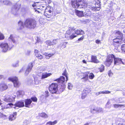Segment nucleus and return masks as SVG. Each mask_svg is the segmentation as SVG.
<instances>
[{
  "instance_id": "49530a36",
  "label": "nucleus",
  "mask_w": 125,
  "mask_h": 125,
  "mask_svg": "<svg viewBox=\"0 0 125 125\" xmlns=\"http://www.w3.org/2000/svg\"><path fill=\"white\" fill-rule=\"evenodd\" d=\"M96 110V108H94L93 109H91V113H97Z\"/></svg>"
},
{
  "instance_id": "f3484780",
  "label": "nucleus",
  "mask_w": 125,
  "mask_h": 125,
  "mask_svg": "<svg viewBox=\"0 0 125 125\" xmlns=\"http://www.w3.org/2000/svg\"><path fill=\"white\" fill-rule=\"evenodd\" d=\"M115 123L118 125H125V122L123 121V120L121 118H118L116 120Z\"/></svg>"
},
{
  "instance_id": "7c9ffc66",
  "label": "nucleus",
  "mask_w": 125,
  "mask_h": 125,
  "mask_svg": "<svg viewBox=\"0 0 125 125\" xmlns=\"http://www.w3.org/2000/svg\"><path fill=\"white\" fill-rule=\"evenodd\" d=\"M113 106L115 108H117L119 107H121L122 106H123L124 107H125V105L114 104L113 105Z\"/></svg>"
},
{
  "instance_id": "9d476101",
  "label": "nucleus",
  "mask_w": 125,
  "mask_h": 125,
  "mask_svg": "<svg viewBox=\"0 0 125 125\" xmlns=\"http://www.w3.org/2000/svg\"><path fill=\"white\" fill-rule=\"evenodd\" d=\"M96 2L98 1V2H97L95 3V7H91L90 8L91 10L93 11H98L100 9V2L98 1V0H94Z\"/></svg>"
},
{
  "instance_id": "7ed1b4c3",
  "label": "nucleus",
  "mask_w": 125,
  "mask_h": 125,
  "mask_svg": "<svg viewBox=\"0 0 125 125\" xmlns=\"http://www.w3.org/2000/svg\"><path fill=\"white\" fill-rule=\"evenodd\" d=\"M114 59V64L115 65H119L121 64H124L122 59L120 58H116L113 54L109 55L108 56L105 64L107 66H109L112 63L113 59Z\"/></svg>"
},
{
  "instance_id": "e433bc0d",
  "label": "nucleus",
  "mask_w": 125,
  "mask_h": 125,
  "mask_svg": "<svg viewBox=\"0 0 125 125\" xmlns=\"http://www.w3.org/2000/svg\"><path fill=\"white\" fill-rule=\"evenodd\" d=\"M46 44L48 46L52 45V42L49 40H47L45 42Z\"/></svg>"
},
{
  "instance_id": "3c124183",
  "label": "nucleus",
  "mask_w": 125,
  "mask_h": 125,
  "mask_svg": "<svg viewBox=\"0 0 125 125\" xmlns=\"http://www.w3.org/2000/svg\"><path fill=\"white\" fill-rule=\"evenodd\" d=\"M103 94H109L111 92L108 90H104L103 91Z\"/></svg>"
},
{
  "instance_id": "6ab92c4d",
  "label": "nucleus",
  "mask_w": 125,
  "mask_h": 125,
  "mask_svg": "<svg viewBox=\"0 0 125 125\" xmlns=\"http://www.w3.org/2000/svg\"><path fill=\"white\" fill-rule=\"evenodd\" d=\"M122 36L123 34L120 31H118L115 32V36L116 38L122 39Z\"/></svg>"
},
{
  "instance_id": "58836bf2",
  "label": "nucleus",
  "mask_w": 125,
  "mask_h": 125,
  "mask_svg": "<svg viewBox=\"0 0 125 125\" xmlns=\"http://www.w3.org/2000/svg\"><path fill=\"white\" fill-rule=\"evenodd\" d=\"M104 66L103 65H101V66L99 68L100 71V72H103L104 70Z\"/></svg>"
},
{
  "instance_id": "338daca9",
  "label": "nucleus",
  "mask_w": 125,
  "mask_h": 125,
  "mask_svg": "<svg viewBox=\"0 0 125 125\" xmlns=\"http://www.w3.org/2000/svg\"><path fill=\"white\" fill-rule=\"evenodd\" d=\"M30 51H27L26 53V54L27 55H29L30 53Z\"/></svg>"
},
{
  "instance_id": "2f4dec72",
  "label": "nucleus",
  "mask_w": 125,
  "mask_h": 125,
  "mask_svg": "<svg viewBox=\"0 0 125 125\" xmlns=\"http://www.w3.org/2000/svg\"><path fill=\"white\" fill-rule=\"evenodd\" d=\"M40 116L41 117L45 118H47L48 117L47 115L44 113L40 114Z\"/></svg>"
},
{
  "instance_id": "69168bd1",
  "label": "nucleus",
  "mask_w": 125,
  "mask_h": 125,
  "mask_svg": "<svg viewBox=\"0 0 125 125\" xmlns=\"http://www.w3.org/2000/svg\"><path fill=\"white\" fill-rule=\"evenodd\" d=\"M37 42H40L41 43V40L38 37H37Z\"/></svg>"
},
{
  "instance_id": "79ce46f5",
  "label": "nucleus",
  "mask_w": 125,
  "mask_h": 125,
  "mask_svg": "<svg viewBox=\"0 0 125 125\" xmlns=\"http://www.w3.org/2000/svg\"><path fill=\"white\" fill-rule=\"evenodd\" d=\"M94 75L93 73H90L89 75V78L91 79H92L94 77Z\"/></svg>"
},
{
  "instance_id": "cd10ccee",
  "label": "nucleus",
  "mask_w": 125,
  "mask_h": 125,
  "mask_svg": "<svg viewBox=\"0 0 125 125\" xmlns=\"http://www.w3.org/2000/svg\"><path fill=\"white\" fill-rule=\"evenodd\" d=\"M53 7L50 6H49L46 8L44 12L53 13Z\"/></svg>"
},
{
  "instance_id": "37998d69",
  "label": "nucleus",
  "mask_w": 125,
  "mask_h": 125,
  "mask_svg": "<svg viewBox=\"0 0 125 125\" xmlns=\"http://www.w3.org/2000/svg\"><path fill=\"white\" fill-rule=\"evenodd\" d=\"M73 87V85L70 83H68V88L69 90H71Z\"/></svg>"
},
{
  "instance_id": "4c0bfd02",
  "label": "nucleus",
  "mask_w": 125,
  "mask_h": 125,
  "mask_svg": "<svg viewBox=\"0 0 125 125\" xmlns=\"http://www.w3.org/2000/svg\"><path fill=\"white\" fill-rule=\"evenodd\" d=\"M58 39L53 40L52 42V45H55L58 42Z\"/></svg>"
},
{
  "instance_id": "864d4df0",
  "label": "nucleus",
  "mask_w": 125,
  "mask_h": 125,
  "mask_svg": "<svg viewBox=\"0 0 125 125\" xmlns=\"http://www.w3.org/2000/svg\"><path fill=\"white\" fill-rule=\"evenodd\" d=\"M12 65L13 67H16L18 66V62H17L13 64Z\"/></svg>"
},
{
  "instance_id": "f03ea898",
  "label": "nucleus",
  "mask_w": 125,
  "mask_h": 125,
  "mask_svg": "<svg viewBox=\"0 0 125 125\" xmlns=\"http://www.w3.org/2000/svg\"><path fill=\"white\" fill-rule=\"evenodd\" d=\"M75 29L74 27L69 28L66 32L65 34V37L68 39H72L79 35H83L84 31L81 30H77L74 31Z\"/></svg>"
},
{
  "instance_id": "ea45409f",
  "label": "nucleus",
  "mask_w": 125,
  "mask_h": 125,
  "mask_svg": "<svg viewBox=\"0 0 125 125\" xmlns=\"http://www.w3.org/2000/svg\"><path fill=\"white\" fill-rule=\"evenodd\" d=\"M96 108L97 113H99L103 111V109L102 108L99 107H96Z\"/></svg>"
},
{
  "instance_id": "4d7b16f0",
  "label": "nucleus",
  "mask_w": 125,
  "mask_h": 125,
  "mask_svg": "<svg viewBox=\"0 0 125 125\" xmlns=\"http://www.w3.org/2000/svg\"><path fill=\"white\" fill-rule=\"evenodd\" d=\"M113 73L110 70L109 71L108 73V75L109 77H111L113 75Z\"/></svg>"
},
{
  "instance_id": "0e129e2a",
  "label": "nucleus",
  "mask_w": 125,
  "mask_h": 125,
  "mask_svg": "<svg viewBox=\"0 0 125 125\" xmlns=\"http://www.w3.org/2000/svg\"><path fill=\"white\" fill-rule=\"evenodd\" d=\"M84 37L83 36V35L81 37L78 39V41H81L82 40L83 38Z\"/></svg>"
},
{
  "instance_id": "5701e85b",
  "label": "nucleus",
  "mask_w": 125,
  "mask_h": 125,
  "mask_svg": "<svg viewBox=\"0 0 125 125\" xmlns=\"http://www.w3.org/2000/svg\"><path fill=\"white\" fill-rule=\"evenodd\" d=\"M91 62L95 63H99L100 62L97 58V57L94 56L92 55L91 57Z\"/></svg>"
},
{
  "instance_id": "c03bdc74",
  "label": "nucleus",
  "mask_w": 125,
  "mask_h": 125,
  "mask_svg": "<svg viewBox=\"0 0 125 125\" xmlns=\"http://www.w3.org/2000/svg\"><path fill=\"white\" fill-rule=\"evenodd\" d=\"M62 74L65 76V77H66V81H67L68 79V77L67 76V73L66 72V70H65V71L64 72V73H63Z\"/></svg>"
},
{
  "instance_id": "9b49d317",
  "label": "nucleus",
  "mask_w": 125,
  "mask_h": 125,
  "mask_svg": "<svg viewBox=\"0 0 125 125\" xmlns=\"http://www.w3.org/2000/svg\"><path fill=\"white\" fill-rule=\"evenodd\" d=\"M91 91L89 87L85 88L83 90L82 94V99H84L87 94L90 93Z\"/></svg>"
},
{
  "instance_id": "412c9836",
  "label": "nucleus",
  "mask_w": 125,
  "mask_h": 125,
  "mask_svg": "<svg viewBox=\"0 0 125 125\" xmlns=\"http://www.w3.org/2000/svg\"><path fill=\"white\" fill-rule=\"evenodd\" d=\"M52 74L51 73H41V75H42L41 79H44L50 76Z\"/></svg>"
},
{
  "instance_id": "f704fd0d",
  "label": "nucleus",
  "mask_w": 125,
  "mask_h": 125,
  "mask_svg": "<svg viewBox=\"0 0 125 125\" xmlns=\"http://www.w3.org/2000/svg\"><path fill=\"white\" fill-rule=\"evenodd\" d=\"M24 94V92L23 91L20 90L18 91L17 93V95H23Z\"/></svg>"
},
{
  "instance_id": "39448f33",
  "label": "nucleus",
  "mask_w": 125,
  "mask_h": 125,
  "mask_svg": "<svg viewBox=\"0 0 125 125\" xmlns=\"http://www.w3.org/2000/svg\"><path fill=\"white\" fill-rule=\"evenodd\" d=\"M27 2L29 4L30 6H31L34 8V9L35 12H37V11L40 10L39 8H35V7L38 6L39 5L38 4L40 3V1L38 0H26Z\"/></svg>"
},
{
  "instance_id": "6e6552de",
  "label": "nucleus",
  "mask_w": 125,
  "mask_h": 125,
  "mask_svg": "<svg viewBox=\"0 0 125 125\" xmlns=\"http://www.w3.org/2000/svg\"><path fill=\"white\" fill-rule=\"evenodd\" d=\"M15 97L14 95L10 96L8 94L6 95L3 98V100L6 102H13L14 101Z\"/></svg>"
},
{
  "instance_id": "4be33fe9",
  "label": "nucleus",
  "mask_w": 125,
  "mask_h": 125,
  "mask_svg": "<svg viewBox=\"0 0 125 125\" xmlns=\"http://www.w3.org/2000/svg\"><path fill=\"white\" fill-rule=\"evenodd\" d=\"M18 29L21 30L24 27V23L21 21H20L18 22Z\"/></svg>"
},
{
  "instance_id": "1a4fd4ad",
  "label": "nucleus",
  "mask_w": 125,
  "mask_h": 125,
  "mask_svg": "<svg viewBox=\"0 0 125 125\" xmlns=\"http://www.w3.org/2000/svg\"><path fill=\"white\" fill-rule=\"evenodd\" d=\"M8 80L13 83L15 87H17L19 86V83L17 77H9L8 78Z\"/></svg>"
},
{
  "instance_id": "052dcab7",
  "label": "nucleus",
  "mask_w": 125,
  "mask_h": 125,
  "mask_svg": "<svg viewBox=\"0 0 125 125\" xmlns=\"http://www.w3.org/2000/svg\"><path fill=\"white\" fill-rule=\"evenodd\" d=\"M67 43L66 42H64L62 45V47H63L64 48H65L66 47V44Z\"/></svg>"
},
{
  "instance_id": "8fccbe9b",
  "label": "nucleus",
  "mask_w": 125,
  "mask_h": 125,
  "mask_svg": "<svg viewBox=\"0 0 125 125\" xmlns=\"http://www.w3.org/2000/svg\"><path fill=\"white\" fill-rule=\"evenodd\" d=\"M34 79L35 82V84H39V82L38 80L36 78L34 77Z\"/></svg>"
},
{
  "instance_id": "bb28decb",
  "label": "nucleus",
  "mask_w": 125,
  "mask_h": 125,
  "mask_svg": "<svg viewBox=\"0 0 125 125\" xmlns=\"http://www.w3.org/2000/svg\"><path fill=\"white\" fill-rule=\"evenodd\" d=\"M0 2L6 5H10L11 4V2L8 0H0Z\"/></svg>"
},
{
  "instance_id": "a878e982",
  "label": "nucleus",
  "mask_w": 125,
  "mask_h": 125,
  "mask_svg": "<svg viewBox=\"0 0 125 125\" xmlns=\"http://www.w3.org/2000/svg\"><path fill=\"white\" fill-rule=\"evenodd\" d=\"M72 5L73 8H78L81 5H80L79 3H77L76 1H72Z\"/></svg>"
},
{
  "instance_id": "680f3d73",
  "label": "nucleus",
  "mask_w": 125,
  "mask_h": 125,
  "mask_svg": "<svg viewBox=\"0 0 125 125\" xmlns=\"http://www.w3.org/2000/svg\"><path fill=\"white\" fill-rule=\"evenodd\" d=\"M95 42L97 44H101V43L100 41L99 40H96Z\"/></svg>"
},
{
  "instance_id": "0eeeda50",
  "label": "nucleus",
  "mask_w": 125,
  "mask_h": 125,
  "mask_svg": "<svg viewBox=\"0 0 125 125\" xmlns=\"http://www.w3.org/2000/svg\"><path fill=\"white\" fill-rule=\"evenodd\" d=\"M21 6V4L18 2L13 5L11 8V12L14 15L16 14Z\"/></svg>"
},
{
  "instance_id": "a18cd8bd",
  "label": "nucleus",
  "mask_w": 125,
  "mask_h": 125,
  "mask_svg": "<svg viewBox=\"0 0 125 125\" xmlns=\"http://www.w3.org/2000/svg\"><path fill=\"white\" fill-rule=\"evenodd\" d=\"M31 101L34 102H36L37 101V99L36 97H32L31 98Z\"/></svg>"
},
{
  "instance_id": "09e8293b",
  "label": "nucleus",
  "mask_w": 125,
  "mask_h": 125,
  "mask_svg": "<svg viewBox=\"0 0 125 125\" xmlns=\"http://www.w3.org/2000/svg\"><path fill=\"white\" fill-rule=\"evenodd\" d=\"M4 38V37L3 34L0 32V40L3 39Z\"/></svg>"
},
{
  "instance_id": "4468645a",
  "label": "nucleus",
  "mask_w": 125,
  "mask_h": 125,
  "mask_svg": "<svg viewBox=\"0 0 125 125\" xmlns=\"http://www.w3.org/2000/svg\"><path fill=\"white\" fill-rule=\"evenodd\" d=\"M8 86L6 84L4 83H0V91L3 92L7 89Z\"/></svg>"
},
{
  "instance_id": "b1692460",
  "label": "nucleus",
  "mask_w": 125,
  "mask_h": 125,
  "mask_svg": "<svg viewBox=\"0 0 125 125\" xmlns=\"http://www.w3.org/2000/svg\"><path fill=\"white\" fill-rule=\"evenodd\" d=\"M88 73L86 72L83 74V77L81 78L83 81L85 82L88 80Z\"/></svg>"
},
{
  "instance_id": "423d86ee",
  "label": "nucleus",
  "mask_w": 125,
  "mask_h": 125,
  "mask_svg": "<svg viewBox=\"0 0 125 125\" xmlns=\"http://www.w3.org/2000/svg\"><path fill=\"white\" fill-rule=\"evenodd\" d=\"M13 46V45L9 46L8 44L6 43L2 42L0 44V47L3 52H6L10 50Z\"/></svg>"
},
{
  "instance_id": "ddd939ff",
  "label": "nucleus",
  "mask_w": 125,
  "mask_h": 125,
  "mask_svg": "<svg viewBox=\"0 0 125 125\" xmlns=\"http://www.w3.org/2000/svg\"><path fill=\"white\" fill-rule=\"evenodd\" d=\"M15 106L13 107L15 109H18L16 108L17 107L21 108L24 106V102L23 101H17L14 104Z\"/></svg>"
},
{
  "instance_id": "dca6fc26",
  "label": "nucleus",
  "mask_w": 125,
  "mask_h": 125,
  "mask_svg": "<svg viewBox=\"0 0 125 125\" xmlns=\"http://www.w3.org/2000/svg\"><path fill=\"white\" fill-rule=\"evenodd\" d=\"M8 40L10 42H12L15 44H17V42L15 40V37L12 34L10 35V36L8 38Z\"/></svg>"
},
{
  "instance_id": "13d9d810",
  "label": "nucleus",
  "mask_w": 125,
  "mask_h": 125,
  "mask_svg": "<svg viewBox=\"0 0 125 125\" xmlns=\"http://www.w3.org/2000/svg\"><path fill=\"white\" fill-rule=\"evenodd\" d=\"M13 105V104L12 103L8 104L7 105V107L9 108H10L11 107V106Z\"/></svg>"
},
{
  "instance_id": "aec40b11",
  "label": "nucleus",
  "mask_w": 125,
  "mask_h": 125,
  "mask_svg": "<svg viewBox=\"0 0 125 125\" xmlns=\"http://www.w3.org/2000/svg\"><path fill=\"white\" fill-rule=\"evenodd\" d=\"M52 74L51 73H41V75H42L41 79H44L50 76Z\"/></svg>"
},
{
  "instance_id": "20e7f679",
  "label": "nucleus",
  "mask_w": 125,
  "mask_h": 125,
  "mask_svg": "<svg viewBox=\"0 0 125 125\" xmlns=\"http://www.w3.org/2000/svg\"><path fill=\"white\" fill-rule=\"evenodd\" d=\"M37 23L35 20L33 19H28L24 22V25L28 29H31L35 28Z\"/></svg>"
},
{
  "instance_id": "6e6d98bb",
  "label": "nucleus",
  "mask_w": 125,
  "mask_h": 125,
  "mask_svg": "<svg viewBox=\"0 0 125 125\" xmlns=\"http://www.w3.org/2000/svg\"><path fill=\"white\" fill-rule=\"evenodd\" d=\"M53 55V54L49 53L48 56H46V58L47 59H49L50 57L52 56Z\"/></svg>"
},
{
  "instance_id": "c85d7f7f",
  "label": "nucleus",
  "mask_w": 125,
  "mask_h": 125,
  "mask_svg": "<svg viewBox=\"0 0 125 125\" xmlns=\"http://www.w3.org/2000/svg\"><path fill=\"white\" fill-rule=\"evenodd\" d=\"M53 13L44 12V15L47 18H50L53 15Z\"/></svg>"
},
{
  "instance_id": "e2e57ef3",
  "label": "nucleus",
  "mask_w": 125,
  "mask_h": 125,
  "mask_svg": "<svg viewBox=\"0 0 125 125\" xmlns=\"http://www.w3.org/2000/svg\"><path fill=\"white\" fill-rule=\"evenodd\" d=\"M46 3L47 4H49L51 3V0H45Z\"/></svg>"
},
{
  "instance_id": "5fc2aeb1",
  "label": "nucleus",
  "mask_w": 125,
  "mask_h": 125,
  "mask_svg": "<svg viewBox=\"0 0 125 125\" xmlns=\"http://www.w3.org/2000/svg\"><path fill=\"white\" fill-rule=\"evenodd\" d=\"M121 50L124 52H125V44H123L121 46Z\"/></svg>"
},
{
  "instance_id": "de8ad7c7",
  "label": "nucleus",
  "mask_w": 125,
  "mask_h": 125,
  "mask_svg": "<svg viewBox=\"0 0 125 125\" xmlns=\"http://www.w3.org/2000/svg\"><path fill=\"white\" fill-rule=\"evenodd\" d=\"M89 12L88 11H85L84 13V16L86 17L89 16Z\"/></svg>"
},
{
  "instance_id": "c756f323",
  "label": "nucleus",
  "mask_w": 125,
  "mask_h": 125,
  "mask_svg": "<svg viewBox=\"0 0 125 125\" xmlns=\"http://www.w3.org/2000/svg\"><path fill=\"white\" fill-rule=\"evenodd\" d=\"M57 121L55 120L53 122L49 121L47 123L46 125H54L57 123Z\"/></svg>"
},
{
  "instance_id": "c9c22d12",
  "label": "nucleus",
  "mask_w": 125,
  "mask_h": 125,
  "mask_svg": "<svg viewBox=\"0 0 125 125\" xmlns=\"http://www.w3.org/2000/svg\"><path fill=\"white\" fill-rule=\"evenodd\" d=\"M111 106L110 102L109 100H108L106 105V108L110 109Z\"/></svg>"
},
{
  "instance_id": "72a5a7b5",
  "label": "nucleus",
  "mask_w": 125,
  "mask_h": 125,
  "mask_svg": "<svg viewBox=\"0 0 125 125\" xmlns=\"http://www.w3.org/2000/svg\"><path fill=\"white\" fill-rule=\"evenodd\" d=\"M83 0H76V1L79 3V4L81 6H83L84 4L83 2Z\"/></svg>"
},
{
  "instance_id": "a211bd4d",
  "label": "nucleus",
  "mask_w": 125,
  "mask_h": 125,
  "mask_svg": "<svg viewBox=\"0 0 125 125\" xmlns=\"http://www.w3.org/2000/svg\"><path fill=\"white\" fill-rule=\"evenodd\" d=\"M25 106L28 108L30 107V105L32 102V101L30 99L25 100Z\"/></svg>"
},
{
  "instance_id": "2eb2a0df",
  "label": "nucleus",
  "mask_w": 125,
  "mask_h": 125,
  "mask_svg": "<svg viewBox=\"0 0 125 125\" xmlns=\"http://www.w3.org/2000/svg\"><path fill=\"white\" fill-rule=\"evenodd\" d=\"M33 67V65L32 63H29L26 72L24 73V75H27L29 74Z\"/></svg>"
},
{
  "instance_id": "bf43d9fd",
  "label": "nucleus",
  "mask_w": 125,
  "mask_h": 125,
  "mask_svg": "<svg viewBox=\"0 0 125 125\" xmlns=\"http://www.w3.org/2000/svg\"><path fill=\"white\" fill-rule=\"evenodd\" d=\"M122 98H119L118 102L119 103H123L124 102V101H122Z\"/></svg>"
},
{
  "instance_id": "f8f14e48",
  "label": "nucleus",
  "mask_w": 125,
  "mask_h": 125,
  "mask_svg": "<svg viewBox=\"0 0 125 125\" xmlns=\"http://www.w3.org/2000/svg\"><path fill=\"white\" fill-rule=\"evenodd\" d=\"M122 41V39L116 37L113 40V44L116 47L120 44Z\"/></svg>"
},
{
  "instance_id": "f257e3e1",
  "label": "nucleus",
  "mask_w": 125,
  "mask_h": 125,
  "mask_svg": "<svg viewBox=\"0 0 125 125\" xmlns=\"http://www.w3.org/2000/svg\"><path fill=\"white\" fill-rule=\"evenodd\" d=\"M57 83H52L49 86V90L52 94H57V92L59 93L63 91L65 88V77L61 76L60 78L56 80Z\"/></svg>"
},
{
  "instance_id": "774afa93",
  "label": "nucleus",
  "mask_w": 125,
  "mask_h": 125,
  "mask_svg": "<svg viewBox=\"0 0 125 125\" xmlns=\"http://www.w3.org/2000/svg\"><path fill=\"white\" fill-rule=\"evenodd\" d=\"M25 69V68L24 67L22 68H21L20 70L19 71V73H21L22 72L23 70H24Z\"/></svg>"
},
{
  "instance_id": "473e14b6",
  "label": "nucleus",
  "mask_w": 125,
  "mask_h": 125,
  "mask_svg": "<svg viewBox=\"0 0 125 125\" xmlns=\"http://www.w3.org/2000/svg\"><path fill=\"white\" fill-rule=\"evenodd\" d=\"M15 117L14 116L13 114L10 115L9 117V120L11 121L15 120Z\"/></svg>"
},
{
  "instance_id": "a19ab883",
  "label": "nucleus",
  "mask_w": 125,
  "mask_h": 125,
  "mask_svg": "<svg viewBox=\"0 0 125 125\" xmlns=\"http://www.w3.org/2000/svg\"><path fill=\"white\" fill-rule=\"evenodd\" d=\"M35 55L36 57H37L38 58L40 59H41L42 58V56L40 54H36Z\"/></svg>"
},
{
  "instance_id": "603ef678",
  "label": "nucleus",
  "mask_w": 125,
  "mask_h": 125,
  "mask_svg": "<svg viewBox=\"0 0 125 125\" xmlns=\"http://www.w3.org/2000/svg\"><path fill=\"white\" fill-rule=\"evenodd\" d=\"M45 96L46 98L48 97L49 96V92L48 91H46L45 92Z\"/></svg>"
},
{
  "instance_id": "393cba45",
  "label": "nucleus",
  "mask_w": 125,
  "mask_h": 125,
  "mask_svg": "<svg viewBox=\"0 0 125 125\" xmlns=\"http://www.w3.org/2000/svg\"><path fill=\"white\" fill-rule=\"evenodd\" d=\"M75 13L76 15L79 17H82L84 16V13L83 11L76 10Z\"/></svg>"
}]
</instances>
